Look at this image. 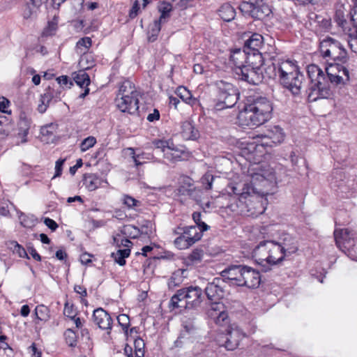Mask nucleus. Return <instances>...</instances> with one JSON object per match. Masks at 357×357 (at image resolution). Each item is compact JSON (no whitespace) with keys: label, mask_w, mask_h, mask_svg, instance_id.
Returning a JSON list of instances; mask_svg holds the SVG:
<instances>
[{"label":"nucleus","mask_w":357,"mask_h":357,"mask_svg":"<svg viewBox=\"0 0 357 357\" xmlns=\"http://www.w3.org/2000/svg\"><path fill=\"white\" fill-rule=\"evenodd\" d=\"M263 44V36L253 33L245 42L243 50L234 52L231 59L235 65L234 73L238 79L250 84L257 85L262 82L263 75L260 66L263 57L260 54Z\"/></svg>","instance_id":"nucleus-1"},{"label":"nucleus","mask_w":357,"mask_h":357,"mask_svg":"<svg viewBox=\"0 0 357 357\" xmlns=\"http://www.w3.org/2000/svg\"><path fill=\"white\" fill-rule=\"evenodd\" d=\"M343 64L340 62L328 63L325 68L326 75L317 65L307 66V72L310 79L307 91L310 102L328 98L331 95V84H339L349 79V72Z\"/></svg>","instance_id":"nucleus-2"},{"label":"nucleus","mask_w":357,"mask_h":357,"mask_svg":"<svg viewBox=\"0 0 357 357\" xmlns=\"http://www.w3.org/2000/svg\"><path fill=\"white\" fill-rule=\"evenodd\" d=\"M268 178L264 174H255L250 181L230 183L227 187L228 194L238 196V208L245 211L239 215L257 216L263 212L261 199L265 192L257 187V181L264 185L267 181H275L274 174H270Z\"/></svg>","instance_id":"nucleus-3"},{"label":"nucleus","mask_w":357,"mask_h":357,"mask_svg":"<svg viewBox=\"0 0 357 357\" xmlns=\"http://www.w3.org/2000/svg\"><path fill=\"white\" fill-rule=\"evenodd\" d=\"M273 107L271 101L260 96H250L238 115L241 126H258L271 118Z\"/></svg>","instance_id":"nucleus-4"},{"label":"nucleus","mask_w":357,"mask_h":357,"mask_svg":"<svg viewBox=\"0 0 357 357\" xmlns=\"http://www.w3.org/2000/svg\"><path fill=\"white\" fill-rule=\"evenodd\" d=\"M220 275L227 279L231 285L257 288L261 282L258 271L245 265H231L223 270Z\"/></svg>","instance_id":"nucleus-5"},{"label":"nucleus","mask_w":357,"mask_h":357,"mask_svg":"<svg viewBox=\"0 0 357 357\" xmlns=\"http://www.w3.org/2000/svg\"><path fill=\"white\" fill-rule=\"evenodd\" d=\"M252 257L258 264L264 267V271H267L270 269L269 266L282 261L285 255L278 242L264 241L255 248Z\"/></svg>","instance_id":"nucleus-6"},{"label":"nucleus","mask_w":357,"mask_h":357,"mask_svg":"<svg viewBox=\"0 0 357 357\" xmlns=\"http://www.w3.org/2000/svg\"><path fill=\"white\" fill-rule=\"evenodd\" d=\"M278 77L281 84L294 96L301 93L304 75L292 61L286 60L278 63Z\"/></svg>","instance_id":"nucleus-7"},{"label":"nucleus","mask_w":357,"mask_h":357,"mask_svg":"<svg viewBox=\"0 0 357 357\" xmlns=\"http://www.w3.org/2000/svg\"><path fill=\"white\" fill-rule=\"evenodd\" d=\"M117 108L122 112L134 114L139 109V93L129 80L121 84L115 99Z\"/></svg>","instance_id":"nucleus-8"},{"label":"nucleus","mask_w":357,"mask_h":357,"mask_svg":"<svg viewBox=\"0 0 357 357\" xmlns=\"http://www.w3.org/2000/svg\"><path fill=\"white\" fill-rule=\"evenodd\" d=\"M217 89L214 99V109L222 110L234 107L238 99V90L231 83L219 80L215 82Z\"/></svg>","instance_id":"nucleus-9"},{"label":"nucleus","mask_w":357,"mask_h":357,"mask_svg":"<svg viewBox=\"0 0 357 357\" xmlns=\"http://www.w3.org/2000/svg\"><path fill=\"white\" fill-rule=\"evenodd\" d=\"M202 291L199 287H190L179 289L172 297L173 308H193L202 303Z\"/></svg>","instance_id":"nucleus-10"},{"label":"nucleus","mask_w":357,"mask_h":357,"mask_svg":"<svg viewBox=\"0 0 357 357\" xmlns=\"http://www.w3.org/2000/svg\"><path fill=\"white\" fill-rule=\"evenodd\" d=\"M319 50L321 56L327 61L346 63L348 60L347 52L343 45L334 38L327 36L319 43Z\"/></svg>","instance_id":"nucleus-11"},{"label":"nucleus","mask_w":357,"mask_h":357,"mask_svg":"<svg viewBox=\"0 0 357 357\" xmlns=\"http://www.w3.org/2000/svg\"><path fill=\"white\" fill-rule=\"evenodd\" d=\"M199 230L196 226L178 227L174 233L179 236L175 238L174 245L180 250L188 248L201 239L202 232Z\"/></svg>","instance_id":"nucleus-12"},{"label":"nucleus","mask_w":357,"mask_h":357,"mask_svg":"<svg viewBox=\"0 0 357 357\" xmlns=\"http://www.w3.org/2000/svg\"><path fill=\"white\" fill-rule=\"evenodd\" d=\"M239 9L242 13L260 20H264L272 13L269 6L264 0L243 1L240 4Z\"/></svg>","instance_id":"nucleus-13"},{"label":"nucleus","mask_w":357,"mask_h":357,"mask_svg":"<svg viewBox=\"0 0 357 357\" xmlns=\"http://www.w3.org/2000/svg\"><path fill=\"white\" fill-rule=\"evenodd\" d=\"M245 337V333L237 326L231 327L226 334L221 335L218 342L220 346L225 347L227 350L233 351L239 345Z\"/></svg>","instance_id":"nucleus-14"},{"label":"nucleus","mask_w":357,"mask_h":357,"mask_svg":"<svg viewBox=\"0 0 357 357\" xmlns=\"http://www.w3.org/2000/svg\"><path fill=\"white\" fill-rule=\"evenodd\" d=\"M224 282H229L227 279H224L221 275L220 278H215L213 282L208 283L205 288V293L208 300L216 301L222 298L224 296Z\"/></svg>","instance_id":"nucleus-15"},{"label":"nucleus","mask_w":357,"mask_h":357,"mask_svg":"<svg viewBox=\"0 0 357 357\" xmlns=\"http://www.w3.org/2000/svg\"><path fill=\"white\" fill-rule=\"evenodd\" d=\"M334 236L337 246L342 251L354 246V234L347 229H335Z\"/></svg>","instance_id":"nucleus-16"},{"label":"nucleus","mask_w":357,"mask_h":357,"mask_svg":"<svg viewBox=\"0 0 357 357\" xmlns=\"http://www.w3.org/2000/svg\"><path fill=\"white\" fill-rule=\"evenodd\" d=\"M208 314L217 324L225 325L228 323L229 317L225 306L218 301H213L211 303Z\"/></svg>","instance_id":"nucleus-17"},{"label":"nucleus","mask_w":357,"mask_h":357,"mask_svg":"<svg viewBox=\"0 0 357 357\" xmlns=\"http://www.w3.org/2000/svg\"><path fill=\"white\" fill-rule=\"evenodd\" d=\"M121 236H114V243L116 244L118 247L123 245L126 247L125 249H119L116 252L112 253V257L114 261L119 264L120 266H124L126 264V258L128 257L130 254V250L129 249L130 245L132 242L128 238L121 239V244H119V238Z\"/></svg>","instance_id":"nucleus-18"},{"label":"nucleus","mask_w":357,"mask_h":357,"mask_svg":"<svg viewBox=\"0 0 357 357\" xmlns=\"http://www.w3.org/2000/svg\"><path fill=\"white\" fill-rule=\"evenodd\" d=\"M93 321L99 328L105 330L107 334H110L112 328V319L102 308H97L93 313Z\"/></svg>","instance_id":"nucleus-19"},{"label":"nucleus","mask_w":357,"mask_h":357,"mask_svg":"<svg viewBox=\"0 0 357 357\" xmlns=\"http://www.w3.org/2000/svg\"><path fill=\"white\" fill-rule=\"evenodd\" d=\"M60 93L61 91L59 90L55 91L50 86L47 87L40 96L37 110L40 114L45 113L52 100H54L55 102L60 100Z\"/></svg>","instance_id":"nucleus-20"},{"label":"nucleus","mask_w":357,"mask_h":357,"mask_svg":"<svg viewBox=\"0 0 357 357\" xmlns=\"http://www.w3.org/2000/svg\"><path fill=\"white\" fill-rule=\"evenodd\" d=\"M278 243L285 256L295 253L298 250L296 241L289 234H284Z\"/></svg>","instance_id":"nucleus-21"},{"label":"nucleus","mask_w":357,"mask_h":357,"mask_svg":"<svg viewBox=\"0 0 357 357\" xmlns=\"http://www.w3.org/2000/svg\"><path fill=\"white\" fill-rule=\"evenodd\" d=\"M73 79L81 88H84V91L79 95V98H84L89 93V85L91 81L89 75L84 70H79L74 74Z\"/></svg>","instance_id":"nucleus-22"},{"label":"nucleus","mask_w":357,"mask_h":357,"mask_svg":"<svg viewBox=\"0 0 357 357\" xmlns=\"http://www.w3.org/2000/svg\"><path fill=\"white\" fill-rule=\"evenodd\" d=\"M105 182L107 183L106 180H103L95 174H85L83 176V185L89 191H93L102 185Z\"/></svg>","instance_id":"nucleus-23"},{"label":"nucleus","mask_w":357,"mask_h":357,"mask_svg":"<svg viewBox=\"0 0 357 357\" xmlns=\"http://www.w3.org/2000/svg\"><path fill=\"white\" fill-rule=\"evenodd\" d=\"M47 0H26L23 9V16L25 19L35 16L40 6Z\"/></svg>","instance_id":"nucleus-24"},{"label":"nucleus","mask_w":357,"mask_h":357,"mask_svg":"<svg viewBox=\"0 0 357 357\" xmlns=\"http://www.w3.org/2000/svg\"><path fill=\"white\" fill-rule=\"evenodd\" d=\"M181 135L185 139H195L198 137V130L195 129L193 124L190 121H185L181 126Z\"/></svg>","instance_id":"nucleus-25"},{"label":"nucleus","mask_w":357,"mask_h":357,"mask_svg":"<svg viewBox=\"0 0 357 357\" xmlns=\"http://www.w3.org/2000/svg\"><path fill=\"white\" fill-rule=\"evenodd\" d=\"M218 14L224 21L231 22L236 16V10L229 3H224L219 8Z\"/></svg>","instance_id":"nucleus-26"},{"label":"nucleus","mask_w":357,"mask_h":357,"mask_svg":"<svg viewBox=\"0 0 357 357\" xmlns=\"http://www.w3.org/2000/svg\"><path fill=\"white\" fill-rule=\"evenodd\" d=\"M170 152L165 153L166 158L173 162L186 160L189 153L185 151L170 147Z\"/></svg>","instance_id":"nucleus-27"},{"label":"nucleus","mask_w":357,"mask_h":357,"mask_svg":"<svg viewBox=\"0 0 357 357\" xmlns=\"http://www.w3.org/2000/svg\"><path fill=\"white\" fill-rule=\"evenodd\" d=\"M31 123V119L28 118L24 114H21L20 116V121L18 122V135L22 137H25L29 133Z\"/></svg>","instance_id":"nucleus-28"},{"label":"nucleus","mask_w":357,"mask_h":357,"mask_svg":"<svg viewBox=\"0 0 357 357\" xmlns=\"http://www.w3.org/2000/svg\"><path fill=\"white\" fill-rule=\"evenodd\" d=\"M188 187V188H186L185 186H181L178 190L179 192L182 195L189 196L196 202H199L202 195V190L195 187H192L191 185H189Z\"/></svg>","instance_id":"nucleus-29"},{"label":"nucleus","mask_w":357,"mask_h":357,"mask_svg":"<svg viewBox=\"0 0 357 357\" xmlns=\"http://www.w3.org/2000/svg\"><path fill=\"white\" fill-rule=\"evenodd\" d=\"M177 96L185 102L194 105L197 102V99L193 98L191 92L185 86H179L176 89Z\"/></svg>","instance_id":"nucleus-30"},{"label":"nucleus","mask_w":357,"mask_h":357,"mask_svg":"<svg viewBox=\"0 0 357 357\" xmlns=\"http://www.w3.org/2000/svg\"><path fill=\"white\" fill-rule=\"evenodd\" d=\"M263 63L260 66V69L262 71L263 78L267 77L269 79H275L277 76H278V63L275 64L273 62H271L269 64L266 65V67L262 68Z\"/></svg>","instance_id":"nucleus-31"},{"label":"nucleus","mask_w":357,"mask_h":357,"mask_svg":"<svg viewBox=\"0 0 357 357\" xmlns=\"http://www.w3.org/2000/svg\"><path fill=\"white\" fill-rule=\"evenodd\" d=\"M92 45L91 38L89 37H84L80 38L76 44V51L78 54H85L88 52L89 49Z\"/></svg>","instance_id":"nucleus-32"},{"label":"nucleus","mask_w":357,"mask_h":357,"mask_svg":"<svg viewBox=\"0 0 357 357\" xmlns=\"http://www.w3.org/2000/svg\"><path fill=\"white\" fill-rule=\"evenodd\" d=\"M34 314L38 321H47L49 320L50 315V310L47 307L44 305H39L36 306L34 312Z\"/></svg>","instance_id":"nucleus-33"},{"label":"nucleus","mask_w":357,"mask_h":357,"mask_svg":"<svg viewBox=\"0 0 357 357\" xmlns=\"http://www.w3.org/2000/svg\"><path fill=\"white\" fill-rule=\"evenodd\" d=\"M260 54H261V56L263 57V61L265 59H273L276 56V49L275 46L271 45H263L261 50L260 51Z\"/></svg>","instance_id":"nucleus-34"},{"label":"nucleus","mask_w":357,"mask_h":357,"mask_svg":"<svg viewBox=\"0 0 357 357\" xmlns=\"http://www.w3.org/2000/svg\"><path fill=\"white\" fill-rule=\"evenodd\" d=\"M268 137L272 139L273 144H280L284 140V133L280 127H275L274 130L268 133Z\"/></svg>","instance_id":"nucleus-35"},{"label":"nucleus","mask_w":357,"mask_h":357,"mask_svg":"<svg viewBox=\"0 0 357 357\" xmlns=\"http://www.w3.org/2000/svg\"><path fill=\"white\" fill-rule=\"evenodd\" d=\"M182 325L185 333L193 334L197 329L194 318L185 317L182 321Z\"/></svg>","instance_id":"nucleus-36"},{"label":"nucleus","mask_w":357,"mask_h":357,"mask_svg":"<svg viewBox=\"0 0 357 357\" xmlns=\"http://www.w3.org/2000/svg\"><path fill=\"white\" fill-rule=\"evenodd\" d=\"M145 343L140 338H136L134 341L135 357H144Z\"/></svg>","instance_id":"nucleus-37"},{"label":"nucleus","mask_w":357,"mask_h":357,"mask_svg":"<svg viewBox=\"0 0 357 357\" xmlns=\"http://www.w3.org/2000/svg\"><path fill=\"white\" fill-rule=\"evenodd\" d=\"M58 22L56 17H54L52 21L48 22L47 26L44 29L43 31V36H50L55 33L57 27Z\"/></svg>","instance_id":"nucleus-38"},{"label":"nucleus","mask_w":357,"mask_h":357,"mask_svg":"<svg viewBox=\"0 0 357 357\" xmlns=\"http://www.w3.org/2000/svg\"><path fill=\"white\" fill-rule=\"evenodd\" d=\"M66 343L71 347H75L77 345V335L72 329H67L64 333Z\"/></svg>","instance_id":"nucleus-39"},{"label":"nucleus","mask_w":357,"mask_h":357,"mask_svg":"<svg viewBox=\"0 0 357 357\" xmlns=\"http://www.w3.org/2000/svg\"><path fill=\"white\" fill-rule=\"evenodd\" d=\"M129 150L131 151L130 154L134 160L135 166L138 167L145 162L146 159H150V157L144 153L136 155L132 148H130Z\"/></svg>","instance_id":"nucleus-40"},{"label":"nucleus","mask_w":357,"mask_h":357,"mask_svg":"<svg viewBox=\"0 0 357 357\" xmlns=\"http://www.w3.org/2000/svg\"><path fill=\"white\" fill-rule=\"evenodd\" d=\"M172 10V5L167 2H162L159 6V11L161 13L159 20L165 22V19L169 16V13Z\"/></svg>","instance_id":"nucleus-41"},{"label":"nucleus","mask_w":357,"mask_h":357,"mask_svg":"<svg viewBox=\"0 0 357 357\" xmlns=\"http://www.w3.org/2000/svg\"><path fill=\"white\" fill-rule=\"evenodd\" d=\"M117 321L119 325L121 326L123 331L126 335H128V328L130 326V318L125 314H119L117 317Z\"/></svg>","instance_id":"nucleus-42"},{"label":"nucleus","mask_w":357,"mask_h":357,"mask_svg":"<svg viewBox=\"0 0 357 357\" xmlns=\"http://www.w3.org/2000/svg\"><path fill=\"white\" fill-rule=\"evenodd\" d=\"M204 252L201 249H195L188 256V260L193 264L200 262L203 258Z\"/></svg>","instance_id":"nucleus-43"},{"label":"nucleus","mask_w":357,"mask_h":357,"mask_svg":"<svg viewBox=\"0 0 357 357\" xmlns=\"http://www.w3.org/2000/svg\"><path fill=\"white\" fill-rule=\"evenodd\" d=\"M201 213L199 212H194L192 213V219L197 224V227L199 228V231H202V232L204 231H207L209 228V226L207 225L205 222L201 221Z\"/></svg>","instance_id":"nucleus-44"},{"label":"nucleus","mask_w":357,"mask_h":357,"mask_svg":"<svg viewBox=\"0 0 357 357\" xmlns=\"http://www.w3.org/2000/svg\"><path fill=\"white\" fill-rule=\"evenodd\" d=\"M348 44L352 52L357 53V33L351 29L348 34Z\"/></svg>","instance_id":"nucleus-45"},{"label":"nucleus","mask_w":357,"mask_h":357,"mask_svg":"<svg viewBox=\"0 0 357 357\" xmlns=\"http://www.w3.org/2000/svg\"><path fill=\"white\" fill-rule=\"evenodd\" d=\"M96 144V139L93 136L85 138L80 144V150L85 152Z\"/></svg>","instance_id":"nucleus-46"},{"label":"nucleus","mask_w":357,"mask_h":357,"mask_svg":"<svg viewBox=\"0 0 357 357\" xmlns=\"http://www.w3.org/2000/svg\"><path fill=\"white\" fill-rule=\"evenodd\" d=\"M123 203L126 205L128 208H134L135 207L140 206V202L134 197L124 195L122 199Z\"/></svg>","instance_id":"nucleus-47"},{"label":"nucleus","mask_w":357,"mask_h":357,"mask_svg":"<svg viewBox=\"0 0 357 357\" xmlns=\"http://www.w3.org/2000/svg\"><path fill=\"white\" fill-rule=\"evenodd\" d=\"M137 233L149 236L153 233V225L150 221H146L142 225L140 228L137 229Z\"/></svg>","instance_id":"nucleus-48"},{"label":"nucleus","mask_w":357,"mask_h":357,"mask_svg":"<svg viewBox=\"0 0 357 357\" xmlns=\"http://www.w3.org/2000/svg\"><path fill=\"white\" fill-rule=\"evenodd\" d=\"M155 149H160L162 152H165L166 149H170V143L169 141L162 139H155L152 142Z\"/></svg>","instance_id":"nucleus-49"},{"label":"nucleus","mask_w":357,"mask_h":357,"mask_svg":"<svg viewBox=\"0 0 357 357\" xmlns=\"http://www.w3.org/2000/svg\"><path fill=\"white\" fill-rule=\"evenodd\" d=\"M214 180V176L208 173L205 174L201 178L202 185L206 190L212 188V184Z\"/></svg>","instance_id":"nucleus-50"},{"label":"nucleus","mask_w":357,"mask_h":357,"mask_svg":"<svg viewBox=\"0 0 357 357\" xmlns=\"http://www.w3.org/2000/svg\"><path fill=\"white\" fill-rule=\"evenodd\" d=\"M163 22H160L159 20L154 22L153 27L151 29V36L149 38V41L153 42L156 39L161 29V24Z\"/></svg>","instance_id":"nucleus-51"},{"label":"nucleus","mask_w":357,"mask_h":357,"mask_svg":"<svg viewBox=\"0 0 357 357\" xmlns=\"http://www.w3.org/2000/svg\"><path fill=\"white\" fill-rule=\"evenodd\" d=\"M10 102L5 97H0V112L5 114H11V110L9 109Z\"/></svg>","instance_id":"nucleus-52"},{"label":"nucleus","mask_w":357,"mask_h":357,"mask_svg":"<svg viewBox=\"0 0 357 357\" xmlns=\"http://www.w3.org/2000/svg\"><path fill=\"white\" fill-rule=\"evenodd\" d=\"M227 208L229 210L233 215H239V214L245 213V211L238 208L237 200L234 199L227 206Z\"/></svg>","instance_id":"nucleus-53"},{"label":"nucleus","mask_w":357,"mask_h":357,"mask_svg":"<svg viewBox=\"0 0 357 357\" xmlns=\"http://www.w3.org/2000/svg\"><path fill=\"white\" fill-rule=\"evenodd\" d=\"M86 61L85 68L89 69L94 65V61L91 55L87 54H82L80 60V63L82 64Z\"/></svg>","instance_id":"nucleus-54"},{"label":"nucleus","mask_w":357,"mask_h":357,"mask_svg":"<svg viewBox=\"0 0 357 357\" xmlns=\"http://www.w3.org/2000/svg\"><path fill=\"white\" fill-rule=\"evenodd\" d=\"M63 314L70 319H75L76 313L73 305H69L68 303L65 304L63 309Z\"/></svg>","instance_id":"nucleus-55"},{"label":"nucleus","mask_w":357,"mask_h":357,"mask_svg":"<svg viewBox=\"0 0 357 357\" xmlns=\"http://www.w3.org/2000/svg\"><path fill=\"white\" fill-rule=\"evenodd\" d=\"M13 244L14 245V248H13L14 252H16L17 254H18V255L20 257L29 258L28 255L24 248H22L17 242H13Z\"/></svg>","instance_id":"nucleus-56"},{"label":"nucleus","mask_w":357,"mask_h":357,"mask_svg":"<svg viewBox=\"0 0 357 357\" xmlns=\"http://www.w3.org/2000/svg\"><path fill=\"white\" fill-rule=\"evenodd\" d=\"M65 159H59L55 164V174L52 178L59 177L62 174L63 165L65 162Z\"/></svg>","instance_id":"nucleus-57"},{"label":"nucleus","mask_w":357,"mask_h":357,"mask_svg":"<svg viewBox=\"0 0 357 357\" xmlns=\"http://www.w3.org/2000/svg\"><path fill=\"white\" fill-rule=\"evenodd\" d=\"M54 126L52 124L47 125L41 128L40 133L43 136H52L54 134Z\"/></svg>","instance_id":"nucleus-58"},{"label":"nucleus","mask_w":357,"mask_h":357,"mask_svg":"<svg viewBox=\"0 0 357 357\" xmlns=\"http://www.w3.org/2000/svg\"><path fill=\"white\" fill-rule=\"evenodd\" d=\"M44 223L52 231H55L58 227V225L56 224V222L54 220L50 219L49 218H45Z\"/></svg>","instance_id":"nucleus-59"},{"label":"nucleus","mask_w":357,"mask_h":357,"mask_svg":"<svg viewBox=\"0 0 357 357\" xmlns=\"http://www.w3.org/2000/svg\"><path fill=\"white\" fill-rule=\"evenodd\" d=\"M139 10V6L138 1H135L132 6V8L130 10L129 17L131 19L135 18L138 15Z\"/></svg>","instance_id":"nucleus-60"},{"label":"nucleus","mask_w":357,"mask_h":357,"mask_svg":"<svg viewBox=\"0 0 357 357\" xmlns=\"http://www.w3.org/2000/svg\"><path fill=\"white\" fill-rule=\"evenodd\" d=\"M335 20L340 26H343L344 23L346 22L344 19L343 13L340 10H338L335 13Z\"/></svg>","instance_id":"nucleus-61"},{"label":"nucleus","mask_w":357,"mask_h":357,"mask_svg":"<svg viewBox=\"0 0 357 357\" xmlns=\"http://www.w3.org/2000/svg\"><path fill=\"white\" fill-rule=\"evenodd\" d=\"M160 119V112L157 109L153 110V113H151L147 116V120L150 122H153Z\"/></svg>","instance_id":"nucleus-62"},{"label":"nucleus","mask_w":357,"mask_h":357,"mask_svg":"<svg viewBox=\"0 0 357 357\" xmlns=\"http://www.w3.org/2000/svg\"><path fill=\"white\" fill-rule=\"evenodd\" d=\"M74 290L76 293L80 294L83 297L87 296L86 289L81 285H75Z\"/></svg>","instance_id":"nucleus-63"},{"label":"nucleus","mask_w":357,"mask_h":357,"mask_svg":"<svg viewBox=\"0 0 357 357\" xmlns=\"http://www.w3.org/2000/svg\"><path fill=\"white\" fill-rule=\"evenodd\" d=\"M6 339L7 337L6 335L0 336V348L3 350H6L7 349H11L8 344L6 342Z\"/></svg>","instance_id":"nucleus-64"}]
</instances>
